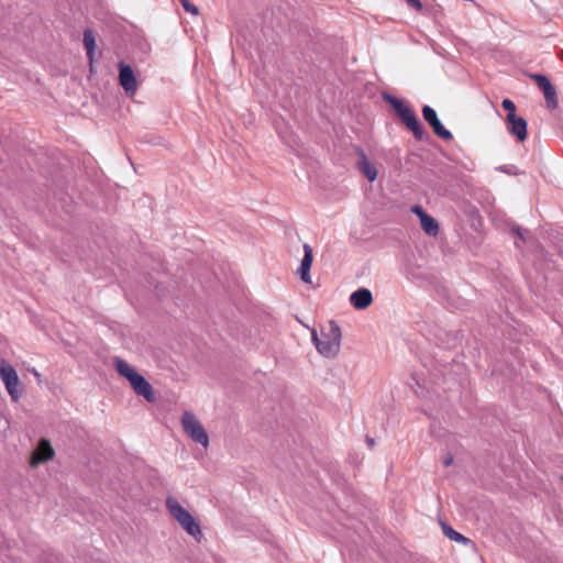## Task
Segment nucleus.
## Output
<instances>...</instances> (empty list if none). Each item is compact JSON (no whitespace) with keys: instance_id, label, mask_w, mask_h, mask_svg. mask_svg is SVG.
I'll list each match as a JSON object with an SVG mask.
<instances>
[{"instance_id":"obj_11","label":"nucleus","mask_w":563,"mask_h":563,"mask_svg":"<svg viewBox=\"0 0 563 563\" xmlns=\"http://www.w3.org/2000/svg\"><path fill=\"white\" fill-rule=\"evenodd\" d=\"M350 302L355 309H366L373 302L372 292L367 288H360L351 294Z\"/></svg>"},{"instance_id":"obj_5","label":"nucleus","mask_w":563,"mask_h":563,"mask_svg":"<svg viewBox=\"0 0 563 563\" xmlns=\"http://www.w3.org/2000/svg\"><path fill=\"white\" fill-rule=\"evenodd\" d=\"M391 106L415 137L422 140L426 133L415 111L398 99H393Z\"/></svg>"},{"instance_id":"obj_12","label":"nucleus","mask_w":563,"mask_h":563,"mask_svg":"<svg viewBox=\"0 0 563 563\" xmlns=\"http://www.w3.org/2000/svg\"><path fill=\"white\" fill-rule=\"evenodd\" d=\"M509 132L523 142L527 139V121L521 117H515L514 119H507Z\"/></svg>"},{"instance_id":"obj_2","label":"nucleus","mask_w":563,"mask_h":563,"mask_svg":"<svg viewBox=\"0 0 563 563\" xmlns=\"http://www.w3.org/2000/svg\"><path fill=\"white\" fill-rule=\"evenodd\" d=\"M168 514L179 523V526L195 540L200 541L202 531L199 522L186 510L180 503L173 496H168L165 501Z\"/></svg>"},{"instance_id":"obj_18","label":"nucleus","mask_w":563,"mask_h":563,"mask_svg":"<svg viewBox=\"0 0 563 563\" xmlns=\"http://www.w3.org/2000/svg\"><path fill=\"white\" fill-rule=\"evenodd\" d=\"M421 227L423 229V231L431 235V236H435L438 233H439V224L437 222V220L434 218H432L431 216L427 214L424 216L421 220Z\"/></svg>"},{"instance_id":"obj_13","label":"nucleus","mask_w":563,"mask_h":563,"mask_svg":"<svg viewBox=\"0 0 563 563\" xmlns=\"http://www.w3.org/2000/svg\"><path fill=\"white\" fill-rule=\"evenodd\" d=\"M54 455V450L51 446L49 442L46 440H41L36 450L32 456V464L36 465L43 463L47 460H51Z\"/></svg>"},{"instance_id":"obj_21","label":"nucleus","mask_w":563,"mask_h":563,"mask_svg":"<svg viewBox=\"0 0 563 563\" xmlns=\"http://www.w3.org/2000/svg\"><path fill=\"white\" fill-rule=\"evenodd\" d=\"M532 79L542 91L550 90V87H552L550 80L543 75H533Z\"/></svg>"},{"instance_id":"obj_30","label":"nucleus","mask_w":563,"mask_h":563,"mask_svg":"<svg viewBox=\"0 0 563 563\" xmlns=\"http://www.w3.org/2000/svg\"><path fill=\"white\" fill-rule=\"evenodd\" d=\"M561 481L563 482V476H561Z\"/></svg>"},{"instance_id":"obj_6","label":"nucleus","mask_w":563,"mask_h":563,"mask_svg":"<svg viewBox=\"0 0 563 563\" xmlns=\"http://www.w3.org/2000/svg\"><path fill=\"white\" fill-rule=\"evenodd\" d=\"M0 377L12 400L16 401L20 398V393L18 390L19 376L16 374V371L13 368L12 365L2 361L0 363Z\"/></svg>"},{"instance_id":"obj_3","label":"nucleus","mask_w":563,"mask_h":563,"mask_svg":"<svg viewBox=\"0 0 563 563\" xmlns=\"http://www.w3.org/2000/svg\"><path fill=\"white\" fill-rule=\"evenodd\" d=\"M181 426L190 439L203 448L209 445V437L199 419L191 411H185L181 416Z\"/></svg>"},{"instance_id":"obj_16","label":"nucleus","mask_w":563,"mask_h":563,"mask_svg":"<svg viewBox=\"0 0 563 563\" xmlns=\"http://www.w3.org/2000/svg\"><path fill=\"white\" fill-rule=\"evenodd\" d=\"M114 366L117 372L124 377L129 383L131 379L134 378V376L137 374L135 368L131 366L128 362H125L122 358H115L114 360Z\"/></svg>"},{"instance_id":"obj_22","label":"nucleus","mask_w":563,"mask_h":563,"mask_svg":"<svg viewBox=\"0 0 563 563\" xmlns=\"http://www.w3.org/2000/svg\"><path fill=\"white\" fill-rule=\"evenodd\" d=\"M501 107L508 112L506 120L516 117V104L510 99H504Z\"/></svg>"},{"instance_id":"obj_23","label":"nucleus","mask_w":563,"mask_h":563,"mask_svg":"<svg viewBox=\"0 0 563 563\" xmlns=\"http://www.w3.org/2000/svg\"><path fill=\"white\" fill-rule=\"evenodd\" d=\"M181 7L184 10L192 15H198L199 9L194 3H191L189 0H179Z\"/></svg>"},{"instance_id":"obj_27","label":"nucleus","mask_w":563,"mask_h":563,"mask_svg":"<svg viewBox=\"0 0 563 563\" xmlns=\"http://www.w3.org/2000/svg\"><path fill=\"white\" fill-rule=\"evenodd\" d=\"M452 461H453V457H452V456H449V457L444 461L445 466L451 465Z\"/></svg>"},{"instance_id":"obj_4","label":"nucleus","mask_w":563,"mask_h":563,"mask_svg":"<svg viewBox=\"0 0 563 563\" xmlns=\"http://www.w3.org/2000/svg\"><path fill=\"white\" fill-rule=\"evenodd\" d=\"M391 106L415 137L422 140L426 133L415 111L398 99H393Z\"/></svg>"},{"instance_id":"obj_26","label":"nucleus","mask_w":563,"mask_h":563,"mask_svg":"<svg viewBox=\"0 0 563 563\" xmlns=\"http://www.w3.org/2000/svg\"><path fill=\"white\" fill-rule=\"evenodd\" d=\"M32 373L34 374L37 382H41V374L36 369H33Z\"/></svg>"},{"instance_id":"obj_8","label":"nucleus","mask_w":563,"mask_h":563,"mask_svg":"<svg viewBox=\"0 0 563 563\" xmlns=\"http://www.w3.org/2000/svg\"><path fill=\"white\" fill-rule=\"evenodd\" d=\"M422 115L438 136L442 137L443 140H451L453 137L452 133L446 130L439 120L434 109L429 106H424L422 108Z\"/></svg>"},{"instance_id":"obj_19","label":"nucleus","mask_w":563,"mask_h":563,"mask_svg":"<svg viewBox=\"0 0 563 563\" xmlns=\"http://www.w3.org/2000/svg\"><path fill=\"white\" fill-rule=\"evenodd\" d=\"M443 532L444 534L450 539L459 543L467 544L470 540L461 534L460 532L455 531L453 528L449 526H443Z\"/></svg>"},{"instance_id":"obj_17","label":"nucleus","mask_w":563,"mask_h":563,"mask_svg":"<svg viewBox=\"0 0 563 563\" xmlns=\"http://www.w3.org/2000/svg\"><path fill=\"white\" fill-rule=\"evenodd\" d=\"M84 46L86 48L87 57L89 63L92 64L95 60L96 38L90 29L84 31Z\"/></svg>"},{"instance_id":"obj_29","label":"nucleus","mask_w":563,"mask_h":563,"mask_svg":"<svg viewBox=\"0 0 563 563\" xmlns=\"http://www.w3.org/2000/svg\"><path fill=\"white\" fill-rule=\"evenodd\" d=\"M89 65H90V70L92 71L93 70V63L92 64L89 63Z\"/></svg>"},{"instance_id":"obj_1","label":"nucleus","mask_w":563,"mask_h":563,"mask_svg":"<svg viewBox=\"0 0 563 563\" xmlns=\"http://www.w3.org/2000/svg\"><path fill=\"white\" fill-rule=\"evenodd\" d=\"M341 329L334 321H329L321 329L320 335L316 331L312 332V340L320 354L325 357H334L341 345Z\"/></svg>"},{"instance_id":"obj_14","label":"nucleus","mask_w":563,"mask_h":563,"mask_svg":"<svg viewBox=\"0 0 563 563\" xmlns=\"http://www.w3.org/2000/svg\"><path fill=\"white\" fill-rule=\"evenodd\" d=\"M357 169L362 173L368 181H374L377 178L376 167L368 161L363 151L358 153Z\"/></svg>"},{"instance_id":"obj_7","label":"nucleus","mask_w":563,"mask_h":563,"mask_svg":"<svg viewBox=\"0 0 563 563\" xmlns=\"http://www.w3.org/2000/svg\"><path fill=\"white\" fill-rule=\"evenodd\" d=\"M119 84L128 96H134L139 89V84L132 67L124 62H119Z\"/></svg>"},{"instance_id":"obj_25","label":"nucleus","mask_w":563,"mask_h":563,"mask_svg":"<svg viewBox=\"0 0 563 563\" xmlns=\"http://www.w3.org/2000/svg\"><path fill=\"white\" fill-rule=\"evenodd\" d=\"M409 5L415 8L417 11H421L423 5L420 0H406Z\"/></svg>"},{"instance_id":"obj_28","label":"nucleus","mask_w":563,"mask_h":563,"mask_svg":"<svg viewBox=\"0 0 563 563\" xmlns=\"http://www.w3.org/2000/svg\"><path fill=\"white\" fill-rule=\"evenodd\" d=\"M367 442H368L369 446L374 445V440L373 439H367Z\"/></svg>"},{"instance_id":"obj_20","label":"nucleus","mask_w":563,"mask_h":563,"mask_svg":"<svg viewBox=\"0 0 563 563\" xmlns=\"http://www.w3.org/2000/svg\"><path fill=\"white\" fill-rule=\"evenodd\" d=\"M547 106L551 109H555L558 107V98H556V91L555 88L552 86L550 87V90L543 91Z\"/></svg>"},{"instance_id":"obj_10","label":"nucleus","mask_w":563,"mask_h":563,"mask_svg":"<svg viewBox=\"0 0 563 563\" xmlns=\"http://www.w3.org/2000/svg\"><path fill=\"white\" fill-rule=\"evenodd\" d=\"M130 385L139 396L144 397L147 401L154 400L153 388L141 374L137 373L134 378L131 379Z\"/></svg>"},{"instance_id":"obj_24","label":"nucleus","mask_w":563,"mask_h":563,"mask_svg":"<svg viewBox=\"0 0 563 563\" xmlns=\"http://www.w3.org/2000/svg\"><path fill=\"white\" fill-rule=\"evenodd\" d=\"M411 211L417 214L419 217V219L421 220L424 216H427L428 213L424 212V210L420 207V206H413L411 208Z\"/></svg>"},{"instance_id":"obj_9","label":"nucleus","mask_w":563,"mask_h":563,"mask_svg":"<svg viewBox=\"0 0 563 563\" xmlns=\"http://www.w3.org/2000/svg\"><path fill=\"white\" fill-rule=\"evenodd\" d=\"M303 258L297 269L300 279L306 284H311L310 268L313 262L312 247L309 244H303Z\"/></svg>"},{"instance_id":"obj_15","label":"nucleus","mask_w":563,"mask_h":563,"mask_svg":"<svg viewBox=\"0 0 563 563\" xmlns=\"http://www.w3.org/2000/svg\"><path fill=\"white\" fill-rule=\"evenodd\" d=\"M114 366L117 372L124 377L129 383L131 379L134 378V376L137 374L135 368L131 366L128 362H125L122 358H115L114 360Z\"/></svg>"}]
</instances>
